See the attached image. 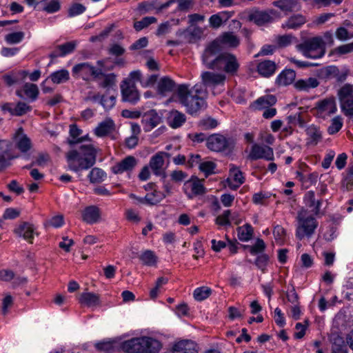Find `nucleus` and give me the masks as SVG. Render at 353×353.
Segmentation results:
<instances>
[{
	"label": "nucleus",
	"instance_id": "412c9836",
	"mask_svg": "<svg viewBox=\"0 0 353 353\" xmlns=\"http://www.w3.org/2000/svg\"><path fill=\"white\" fill-rule=\"evenodd\" d=\"M137 164V160L133 156H128L112 167L113 173L118 174L132 170Z\"/></svg>",
	"mask_w": 353,
	"mask_h": 353
},
{
	"label": "nucleus",
	"instance_id": "f257e3e1",
	"mask_svg": "<svg viewBox=\"0 0 353 353\" xmlns=\"http://www.w3.org/2000/svg\"><path fill=\"white\" fill-rule=\"evenodd\" d=\"M179 103L185 108L188 114H194L206 108V90L201 84L190 87L188 84H180L176 88Z\"/></svg>",
	"mask_w": 353,
	"mask_h": 353
},
{
	"label": "nucleus",
	"instance_id": "a19ab883",
	"mask_svg": "<svg viewBox=\"0 0 353 353\" xmlns=\"http://www.w3.org/2000/svg\"><path fill=\"white\" fill-rule=\"evenodd\" d=\"M53 83L61 84L67 82L70 79L68 70L61 69L52 72L48 77Z\"/></svg>",
	"mask_w": 353,
	"mask_h": 353
},
{
	"label": "nucleus",
	"instance_id": "2eb2a0df",
	"mask_svg": "<svg viewBox=\"0 0 353 353\" xmlns=\"http://www.w3.org/2000/svg\"><path fill=\"white\" fill-rule=\"evenodd\" d=\"M221 51L218 46L217 41H213L205 50L202 59L205 66L212 70H215L216 67V61L218 60L217 54Z\"/></svg>",
	"mask_w": 353,
	"mask_h": 353
},
{
	"label": "nucleus",
	"instance_id": "3c124183",
	"mask_svg": "<svg viewBox=\"0 0 353 353\" xmlns=\"http://www.w3.org/2000/svg\"><path fill=\"white\" fill-rule=\"evenodd\" d=\"M230 176L235 183L243 184L245 182V177L240 169L233 164L229 165Z\"/></svg>",
	"mask_w": 353,
	"mask_h": 353
},
{
	"label": "nucleus",
	"instance_id": "338daca9",
	"mask_svg": "<svg viewBox=\"0 0 353 353\" xmlns=\"http://www.w3.org/2000/svg\"><path fill=\"white\" fill-rule=\"evenodd\" d=\"M288 120L290 123L294 125H299L301 127H303L305 124L304 119L301 117V113L298 112L294 114H291L288 117Z\"/></svg>",
	"mask_w": 353,
	"mask_h": 353
},
{
	"label": "nucleus",
	"instance_id": "f03ea898",
	"mask_svg": "<svg viewBox=\"0 0 353 353\" xmlns=\"http://www.w3.org/2000/svg\"><path fill=\"white\" fill-rule=\"evenodd\" d=\"M97 149L92 143L81 144L65 154L69 170L79 172L92 168L96 163Z\"/></svg>",
	"mask_w": 353,
	"mask_h": 353
},
{
	"label": "nucleus",
	"instance_id": "4468645a",
	"mask_svg": "<svg viewBox=\"0 0 353 353\" xmlns=\"http://www.w3.org/2000/svg\"><path fill=\"white\" fill-rule=\"evenodd\" d=\"M120 87L123 101L136 104L139 101L140 94L134 82L123 80Z\"/></svg>",
	"mask_w": 353,
	"mask_h": 353
},
{
	"label": "nucleus",
	"instance_id": "79ce46f5",
	"mask_svg": "<svg viewBox=\"0 0 353 353\" xmlns=\"http://www.w3.org/2000/svg\"><path fill=\"white\" fill-rule=\"evenodd\" d=\"M82 131L79 129L77 125H71L70 126V135L72 138V139L68 140V143L70 145H73L77 143H82L83 141L88 139L87 136L81 137L79 138L81 135Z\"/></svg>",
	"mask_w": 353,
	"mask_h": 353
},
{
	"label": "nucleus",
	"instance_id": "393cba45",
	"mask_svg": "<svg viewBox=\"0 0 353 353\" xmlns=\"http://www.w3.org/2000/svg\"><path fill=\"white\" fill-rule=\"evenodd\" d=\"M248 20L257 26H263L273 21L272 17L266 11L252 10L248 15Z\"/></svg>",
	"mask_w": 353,
	"mask_h": 353
},
{
	"label": "nucleus",
	"instance_id": "de8ad7c7",
	"mask_svg": "<svg viewBox=\"0 0 353 353\" xmlns=\"http://www.w3.org/2000/svg\"><path fill=\"white\" fill-rule=\"evenodd\" d=\"M343 125V120L341 116H336L332 119L330 125L327 128V133L333 135L339 132Z\"/></svg>",
	"mask_w": 353,
	"mask_h": 353
},
{
	"label": "nucleus",
	"instance_id": "c03bdc74",
	"mask_svg": "<svg viewBox=\"0 0 353 353\" xmlns=\"http://www.w3.org/2000/svg\"><path fill=\"white\" fill-rule=\"evenodd\" d=\"M41 8L48 13H54L60 10L61 5L59 0H41L39 2Z\"/></svg>",
	"mask_w": 353,
	"mask_h": 353
},
{
	"label": "nucleus",
	"instance_id": "20e7f679",
	"mask_svg": "<svg viewBox=\"0 0 353 353\" xmlns=\"http://www.w3.org/2000/svg\"><path fill=\"white\" fill-rule=\"evenodd\" d=\"M307 210L301 208L298 212L296 220L297 225L296 228V237L299 240L304 238H310L315 232L318 226V222L312 216H306Z\"/></svg>",
	"mask_w": 353,
	"mask_h": 353
},
{
	"label": "nucleus",
	"instance_id": "5701e85b",
	"mask_svg": "<svg viewBox=\"0 0 353 353\" xmlns=\"http://www.w3.org/2000/svg\"><path fill=\"white\" fill-rule=\"evenodd\" d=\"M119 340L104 339L94 344L96 350L101 353H112L120 350Z\"/></svg>",
	"mask_w": 353,
	"mask_h": 353
},
{
	"label": "nucleus",
	"instance_id": "c756f323",
	"mask_svg": "<svg viewBox=\"0 0 353 353\" xmlns=\"http://www.w3.org/2000/svg\"><path fill=\"white\" fill-rule=\"evenodd\" d=\"M305 132L308 145L315 146L322 140V132L319 127L310 125L306 128Z\"/></svg>",
	"mask_w": 353,
	"mask_h": 353
},
{
	"label": "nucleus",
	"instance_id": "5fc2aeb1",
	"mask_svg": "<svg viewBox=\"0 0 353 353\" xmlns=\"http://www.w3.org/2000/svg\"><path fill=\"white\" fill-rule=\"evenodd\" d=\"M25 34L23 32H14L8 34L5 36V41L8 44H17L20 43L24 38Z\"/></svg>",
	"mask_w": 353,
	"mask_h": 353
},
{
	"label": "nucleus",
	"instance_id": "69168bd1",
	"mask_svg": "<svg viewBox=\"0 0 353 353\" xmlns=\"http://www.w3.org/2000/svg\"><path fill=\"white\" fill-rule=\"evenodd\" d=\"M215 168V164L212 161H205L200 163L199 169L204 172L206 176L212 174Z\"/></svg>",
	"mask_w": 353,
	"mask_h": 353
},
{
	"label": "nucleus",
	"instance_id": "a878e982",
	"mask_svg": "<svg viewBox=\"0 0 353 353\" xmlns=\"http://www.w3.org/2000/svg\"><path fill=\"white\" fill-rule=\"evenodd\" d=\"M82 219L88 224L97 223L101 219V210L96 205L88 206L82 212Z\"/></svg>",
	"mask_w": 353,
	"mask_h": 353
},
{
	"label": "nucleus",
	"instance_id": "680f3d73",
	"mask_svg": "<svg viewBox=\"0 0 353 353\" xmlns=\"http://www.w3.org/2000/svg\"><path fill=\"white\" fill-rule=\"evenodd\" d=\"M103 107L106 110L112 108L116 103V97L111 95L109 97L102 96L100 101Z\"/></svg>",
	"mask_w": 353,
	"mask_h": 353
},
{
	"label": "nucleus",
	"instance_id": "39448f33",
	"mask_svg": "<svg viewBox=\"0 0 353 353\" xmlns=\"http://www.w3.org/2000/svg\"><path fill=\"white\" fill-rule=\"evenodd\" d=\"M297 50L309 59H319L325 54L322 37H314L297 45Z\"/></svg>",
	"mask_w": 353,
	"mask_h": 353
},
{
	"label": "nucleus",
	"instance_id": "58836bf2",
	"mask_svg": "<svg viewBox=\"0 0 353 353\" xmlns=\"http://www.w3.org/2000/svg\"><path fill=\"white\" fill-rule=\"evenodd\" d=\"M185 115L178 110L171 111L168 117L169 125L172 128H179L185 123Z\"/></svg>",
	"mask_w": 353,
	"mask_h": 353
},
{
	"label": "nucleus",
	"instance_id": "052dcab7",
	"mask_svg": "<svg viewBox=\"0 0 353 353\" xmlns=\"http://www.w3.org/2000/svg\"><path fill=\"white\" fill-rule=\"evenodd\" d=\"M335 36L340 41H346L349 39L353 38V34H350L344 27L338 28L336 30Z\"/></svg>",
	"mask_w": 353,
	"mask_h": 353
},
{
	"label": "nucleus",
	"instance_id": "4d7b16f0",
	"mask_svg": "<svg viewBox=\"0 0 353 353\" xmlns=\"http://www.w3.org/2000/svg\"><path fill=\"white\" fill-rule=\"evenodd\" d=\"M231 216L230 210H225L223 214L218 216L216 219V223L217 225L224 226H230L231 225V221L230 220V216Z\"/></svg>",
	"mask_w": 353,
	"mask_h": 353
},
{
	"label": "nucleus",
	"instance_id": "bb28decb",
	"mask_svg": "<svg viewBox=\"0 0 353 353\" xmlns=\"http://www.w3.org/2000/svg\"><path fill=\"white\" fill-rule=\"evenodd\" d=\"M77 41H72L59 45L57 46L55 50L50 54V57L52 59H54L59 57H65V55L74 52L77 47Z\"/></svg>",
	"mask_w": 353,
	"mask_h": 353
},
{
	"label": "nucleus",
	"instance_id": "0eeeda50",
	"mask_svg": "<svg viewBox=\"0 0 353 353\" xmlns=\"http://www.w3.org/2000/svg\"><path fill=\"white\" fill-rule=\"evenodd\" d=\"M341 111L345 116L353 115V85L345 83L337 91Z\"/></svg>",
	"mask_w": 353,
	"mask_h": 353
},
{
	"label": "nucleus",
	"instance_id": "2f4dec72",
	"mask_svg": "<svg viewBox=\"0 0 353 353\" xmlns=\"http://www.w3.org/2000/svg\"><path fill=\"white\" fill-rule=\"evenodd\" d=\"M307 20L305 16L301 14H293L288 20L282 24L284 29L296 30L300 28L306 23Z\"/></svg>",
	"mask_w": 353,
	"mask_h": 353
},
{
	"label": "nucleus",
	"instance_id": "e2e57ef3",
	"mask_svg": "<svg viewBox=\"0 0 353 353\" xmlns=\"http://www.w3.org/2000/svg\"><path fill=\"white\" fill-rule=\"evenodd\" d=\"M265 248V244L263 240L257 239L254 245L250 248V252L251 254L255 255L262 252Z\"/></svg>",
	"mask_w": 353,
	"mask_h": 353
},
{
	"label": "nucleus",
	"instance_id": "6ab92c4d",
	"mask_svg": "<svg viewBox=\"0 0 353 353\" xmlns=\"http://www.w3.org/2000/svg\"><path fill=\"white\" fill-rule=\"evenodd\" d=\"M162 121L161 117L154 110H150L143 114L141 119L143 130L150 132Z\"/></svg>",
	"mask_w": 353,
	"mask_h": 353
},
{
	"label": "nucleus",
	"instance_id": "09e8293b",
	"mask_svg": "<svg viewBox=\"0 0 353 353\" xmlns=\"http://www.w3.org/2000/svg\"><path fill=\"white\" fill-rule=\"evenodd\" d=\"M253 235V228L250 224H245L238 228V237L241 241H248Z\"/></svg>",
	"mask_w": 353,
	"mask_h": 353
},
{
	"label": "nucleus",
	"instance_id": "a18cd8bd",
	"mask_svg": "<svg viewBox=\"0 0 353 353\" xmlns=\"http://www.w3.org/2000/svg\"><path fill=\"white\" fill-rule=\"evenodd\" d=\"M22 91L32 101H34L37 99L39 92L37 85L30 83H26L23 85Z\"/></svg>",
	"mask_w": 353,
	"mask_h": 353
},
{
	"label": "nucleus",
	"instance_id": "6e6552de",
	"mask_svg": "<svg viewBox=\"0 0 353 353\" xmlns=\"http://www.w3.org/2000/svg\"><path fill=\"white\" fill-rule=\"evenodd\" d=\"M314 110L316 117L326 119L337 111L335 99L333 97H327L318 101Z\"/></svg>",
	"mask_w": 353,
	"mask_h": 353
},
{
	"label": "nucleus",
	"instance_id": "7ed1b4c3",
	"mask_svg": "<svg viewBox=\"0 0 353 353\" xmlns=\"http://www.w3.org/2000/svg\"><path fill=\"white\" fill-rule=\"evenodd\" d=\"M120 350L125 353H157L161 343L150 336L134 337L124 341H119Z\"/></svg>",
	"mask_w": 353,
	"mask_h": 353
},
{
	"label": "nucleus",
	"instance_id": "9b49d317",
	"mask_svg": "<svg viewBox=\"0 0 353 353\" xmlns=\"http://www.w3.org/2000/svg\"><path fill=\"white\" fill-rule=\"evenodd\" d=\"M13 145L11 141L0 139V171L10 167L11 161L18 157L12 153Z\"/></svg>",
	"mask_w": 353,
	"mask_h": 353
},
{
	"label": "nucleus",
	"instance_id": "4be33fe9",
	"mask_svg": "<svg viewBox=\"0 0 353 353\" xmlns=\"http://www.w3.org/2000/svg\"><path fill=\"white\" fill-rule=\"evenodd\" d=\"M172 353H198L197 345L191 340H181L173 345Z\"/></svg>",
	"mask_w": 353,
	"mask_h": 353
},
{
	"label": "nucleus",
	"instance_id": "a211bd4d",
	"mask_svg": "<svg viewBox=\"0 0 353 353\" xmlns=\"http://www.w3.org/2000/svg\"><path fill=\"white\" fill-rule=\"evenodd\" d=\"M201 77L203 88L204 86L214 88L223 85L226 79L225 74L213 72H204L201 74Z\"/></svg>",
	"mask_w": 353,
	"mask_h": 353
},
{
	"label": "nucleus",
	"instance_id": "49530a36",
	"mask_svg": "<svg viewBox=\"0 0 353 353\" xmlns=\"http://www.w3.org/2000/svg\"><path fill=\"white\" fill-rule=\"evenodd\" d=\"M139 259L143 265L148 266H154L157 261V257L154 252L149 250L143 252L139 256Z\"/></svg>",
	"mask_w": 353,
	"mask_h": 353
},
{
	"label": "nucleus",
	"instance_id": "f8f14e48",
	"mask_svg": "<svg viewBox=\"0 0 353 353\" xmlns=\"http://www.w3.org/2000/svg\"><path fill=\"white\" fill-rule=\"evenodd\" d=\"M206 140L207 147L214 152L229 151L233 146V141L221 134H212Z\"/></svg>",
	"mask_w": 353,
	"mask_h": 353
},
{
	"label": "nucleus",
	"instance_id": "0e129e2a",
	"mask_svg": "<svg viewBox=\"0 0 353 353\" xmlns=\"http://www.w3.org/2000/svg\"><path fill=\"white\" fill-rule=\"evenodd\" d=\"M32 110L31 106L26 103L19 101L16 104V111L14 114L16 116H22Z\"/></svg>",
	"mask_w": 353,
	"mask_h": 353
},
{
	"label": "nucleus",
	"instance_id": "1a4fd4ad",
	"mask_svg": "<svg viewBox=\"0 0 353 353\" xmlns=\"http://www.w3.org/2000/svg\"><path fill=\"white\" fill-rule=\"evenodd\" d=\"M216 63L215 70H222L231 75L236 74L239 68V63L236 57L230 53L219 54Z\"/></svg>",
	"mask_w": 353,
	"mask_h": 353
},
{
	"label": "nucleus",
	"instance_id": "774afa93",
	"mask_svg": "<svg viewBox=\"0 0 353 353\" xmlns=\"http://www.w3.org/2000/svg\"><path fill=\"white\" fill-rule=\"evenodd\" d=\"M334 52L340 55L350 53L353 52V43L341 45L336 48Z\"/></svg>",
	"mask_w": 353,
	"mask_h": 353
},
{
	"label": "nucleus",
	"instance_id": "4c0bfd02",
	"mask_svg": "<svg viewBox=\"0 0 353 353\" xmlns=\"http://www.w3.org/2000/svg\"><path fill=\"white\" fill-rule=\"evenodd\" d=\"M296 78V73L293 70H284L276 77V82L279 85L285 86L291 84Z\"/></svg>",
	"mask_w": 353,
	"mask_h": 353
},
{
	"label": "nucleus",
	"instance_id": "72a5a7b5",
	"mask_svg": "<svg viewBox=\"0 0 353 353\" xmlns=\"http://www.w3.org/2000/svg\"><path fill=\"white\" fill-rule=\"evenodd\" d=\"M276 69L275 62L270 60L261 61L257 65V72L264 77H269L274 74Z\"/></svg>",
	"mask_w": 353,
	"mask_h": 353
},
{
	"label": "nucleus",
	"instance_id": "6e6d98bb",
	"mask_svg": "<svg viewBox=\"0 0 353 353\" xmlns=\"http://www.w3.org/2000/svg\"><path fill=\"white\" fill-rule=\"evenodd\" d=\"M157 22V19L154 17H145L141 21H136L134 23V28L137 31H140L148 27L149 25Z\"/></svg>",
	"mask_w": 353,
	"mask_h": 353
},
{
	"label": "nucleus",
	"instance_id": "cd10ccee",
	"mask_svg": "<svg viewBox=\"0 0 353 353\" xmlns=\"http://www.w3.org/2000/svg\"><path fill=\"white\" fill-rule=\"evenodd\" d=\"M179 34L183 36L188 42L194 43L202 37L203 30L198 26H190L181 31Z\"/></svg>",
	"mask_w": 353,
	"mask_h": 353
},
{
	"label": "nucleus",
	"instance_id": "423d86ee",
	"mask_svg": "<svg viewBox=\"0 0 353 353\" xmlns=\"http://www.w3.org/2000/svg\"><path fill=\"white\" fill-rule=\"evenodd\" d=\"M350 73V69L346 66L339 68L336 65H330L319 69L317 76L325 81L335 79L338 83H343L346 81Z\"/></svg>",
	"mask_w": 353,
	"mask_h": 353
},
{
	"label": "nucleus",
	"instance_id": "dca6fc26",
	"mask_svg": "<svg viewBox=\"0 0 353 353\" xmlns=\"http://www.w3.org/2000/svg\"><path fill=\"white\" fill-rule=\"evenodd\" d=\"M248 158L251 160L264 159L267 161H272L274 159V151L268 145L254 143L248 154Z\"/></svg>",
	"mask_w": 353,
	"mask_h": 353
},
{
	"label": "nucleus",
	"instance_id": "13d9d810",
	"mask_svg": "<svg viewBox=\"0 0 353 353\" xmlns=\"http://www.w3.org/2000/svg\"><path fill=\"white\" fill-rule=\"evenodd\" d=\"M270 193H264L262 192L253 194L252 201L256 205H266L267 200L270 198Z\"/></svg>",
	"mask_w": 353,
	"mask_h": 353
},
{
	"label": "nucleus",
	"instance_id": "c9c22d12",
	"mask_svg": "<svg viewBox=\"0 0 353 353\" xmlns=\"http://www.w3.org/2000/svg\"><path fill=\"white\" fill-rule=\"evenodd\" d=\"M276 102V99L273 95H265L256 99L252 107L255 110H264L267 108L272 106Z\"/></svg>",
	"mask_w": 353,
	"mask_h": 353
},
{
	"label": "nucleus",
	"instance_id": "c85d7f7f",
	"mask_svg": "<svg viewBox=\"0 0 353 353\" xmlns=\"http://www.w3.org/2000/svg\"><path fill=\"white\" fill-rule=\"evenodd\" d=\"M115 130V124L112 119H105L98 124L94 129V134L97 137H103L113 132Z\"/></svg>",
	"mask_w": 353,
	"mask_h": 353
},
{
	"label": "nucleus",
	"instance_id": "473e14b6",
	"mask_svg": "<svg viewBox=\"0 0 353 353\" xmlns=\"http://www.w3.org/2000/svg\"><path fill=\"white\" fill-rule=\"evenodd\" d=\"M272 4L285 12H292L299 10L298 0H277L274 1Z\"/></svg>",
	"mask_w": 353,
	"mask_h": 353
},
{
	"label": "nucleus",
	"instance_id": "aec40b11",
	"mask_svg": "<svg viewBox=\"0 0 353 353\" xmlns=\"http://www.w3.org/2000/svg\"><path fill=\"white\" fill-rule=\"evenodd\" d=\"M214 41H217L218 46L221 50L222 47L235 48L240 43L239 37L232 32H223Z\"/></svg>",
	"mask_w": 353,
	"mask_h": 353
},
{
	"label": "nucleus",
	"instance_id": "7c9ffc66",
	"mask_svg": "<svg viewBox=\"0 0 353 353\" xmlns=\"http://www.w3.org/2000/svg\"><path fill=\"white\" fill-rule=\"evenodd\" d=\"M14 139L16 146L21 152L25 153L31 148V141L26 134L23 133L21 128L17 132Z\"/></svg>",
	"mask_w": 353,
	"mask_h": 353
},
{
	"label": "nucleus",
	"instance_id": "ddd939ff",
	"mask_svg": "<svg viewBox=\"0 0 353 353\" xmlns=\"http://www.w3.org/2000/svg\"><path fill=\"white\" fill-rule=\"evenodd\" d=\"M72 72L74 76L81 77L83 79H88L90 77L99 78L103 74L101 69H97L88 62L76 64L72 68Z\"/></svg>",
	"mask_w": 353,
	"mask_h": 353
},
{
	"label": "nucleus",
	"instance_id": "864d4df0",
	"mask_svg": "<svg viewBox=\"0 0 353 353\" xmlns=\"http://www.w3.org/2000/svg\"><path fill=\"white\" fill-rule=\"evenodd\" d=\"M211 289L208 287H201L194 290V297L196 301H203L211 294Z\"/></svg>",
	"mask_w": 353,
	"mask_h": 353
},
{
	"label": "nucleus",
	"instance_id": "e433bc0d",
	"mask_svg": "<svg viewBox=\"0 0 353 353\" xmlns=\"http://www.w3.org/2000/svg\"><path fill=\"white\" fill-rule=\"evenodd\" d=\"M14 232L19 236H21L31 242V239H33L34 236V228L30 223L24 222L15 228Z\"/></svg>",
	"mask_w": 353,
	"mask_h": 353
},
{
	"label": "nucleus",
	"instance_id": "ea45409f",
	"mask_svg": "<svg viewBox=\"0 0 353 353\" xmlns=\"http://www.w3.org/2000/svg\"><path fill=\"white\" fill-rule=\"evenodd\" d=\"M79 301L81 305L93 307L99 304V297L94 293L83 292L80 295Z\"/></svg>",
	"mask_w": 353,
	"mask_h": 353
},
{
	"label": "nucleus",
	"instance_id": "37998d69",
	"mask_svg": "<svg viewBox=\"0 0 353 353\" xmlns=\"http://www.w3.org/2000/svg\"><path fill=\"white\" fill-rule=\"evenodd\" d=\"M175 87V83L169 77L161 78L157 85L158 92L160 94H165L167 92L172 91Z\"/></svg>",
	"mask_w": 353,
	"mask_h": 353
},
{
	"label": "nucleus",
	"instance_id": "f704fd0d",
	"mask_svg": "<svg viewBox=\"0 0 353 353\" xmlns=\"http://www.w3.org/2000/svg\"><path fill=\"white\" fill-rule=\"evenodd\" d=\"M319 82L315 77H309L305 79H299L294 83V87L299 91H309L312 88L318 87Z\"/></svg>",
	"mask_w": 353,
	"mask_h": 353
},
{
	"label": "nucleus",
	"instance_id": "bf43d9fd",
	"mask_svg": "<svg viewBox=\"0 0 353 353\" xmlns=\"http://www.w3.org/2000/svg\"><path fill=\"white\" fill-rule=\"evenodd\" d=\"M85 7L81 3H74L68 10V15L70 17L81 14L85 11Z\"/></svg>",
	"mask_w": 353,
	"mask_h": 353
},
{
	"label": "nucleus",
	"instance_id": "f3484780",
	"mask_svg": "<svg viewBox=\"0 0 353 353\" xmlns=\"http://www.w3.org/2000/svg\"><path fill=\"white\" fill-rule=\"evenodd\" d=\"M170 157L169 153L159 152L151 157L149 165L155 175L165 178L166 174L163 169L165 158H170Z\"/></svg>",
	"mask_w": 353,
	"mask_h": 353
},
{
	"label": "nucleus",
	"instance_id": "b1692460",
	"mask_svg": "<svg viewBox=\"0 0 353 353\" xmlns=\"http://www.w3.org/2000/svg\"><path fill=\"white\" fill-rule=\"evenodd\" d=\"M303 203L305 206L310 209V211L316 216H318L321 211L322 205L321 199H315V193L314 191H307L303 196Z\"/></svg>",
	"mask_w": 353,
	"mask_h": 353
},
{
	"label": "nucleus",
	"instance_id": "603ef678",
	"mask_svg": "<svg viewBox=\"0 0 353 353\" xmlns=\"http://www.w3.org/2000/svg\"><path fill=\"white\" fill-rule=\"evenodd\" d=\"M100 77H103V79L100 83V86L103 88H109L114 86L117 82V76L114 73L101 74Z\"/></svg>",
	"mask_w": 353,
	"mask_h": 353
},
{
	"label": "nucleus",
	"instance_id": "8fccbe9b",
	"mask_svg": "<svg viewBox=\"0 0 353 353\" xmlns=\"http://www.w3.org/2000/svg\"><path fill=\"white\" fill-rule=\"evenodd\" d=\"M105 177V172L98 168H92L88 174L90 181L92 183L101 182Z\"/></svg>",
	"mask_w": 353,
	"mask_h": 353
},
{
	"label": "nucleus",
	"instance_id": "9d476101",
	"mask_svg": "<svg viewBox=\"0 0 353 353\" xmlns=\"http://www.w3.org/2000/svg\"><path fill=\"white\" fill-rule=\"evenodd\" d=\"M183 190L190 199L204 195L207 192L203 185V180L193 176L184 183Z\"/></svg>",
	"mask_w": 353,
	"mask_h": 353
}]
</instances>
